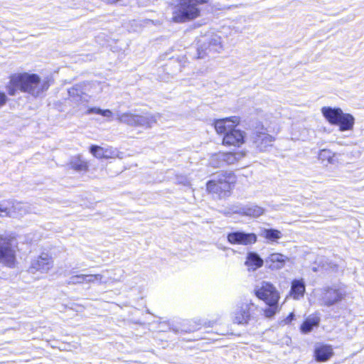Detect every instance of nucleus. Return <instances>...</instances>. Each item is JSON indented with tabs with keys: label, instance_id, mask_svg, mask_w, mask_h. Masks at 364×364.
<instances>
[{
	"label": "nucleus",
	"instance_id": "7c9ffc66",
	"mask_svg": "<svg viewBox=\"0 0 364 364\" xmlns=\"http://www.w3.org/2000/svg\"><path fill=\"white\" fill-rule=\"evenodd\" d=\"M9 216V207L0 203V217Z\"/></svg>",
	"mask_w": 364,
	"mask_h": 364
},
{
	"label": "nucleus",
	"instance_id": "c85d7f7f",
	"mask_svg": "<svg viewBox=\"0 0 364 364\" xmlns=\"http://www.w3.org/2000/svg\"><path fill=\"white\" fill-rule=\"evenodd\" d=\"M281 232L279 230L269 229L264 230V237L272 241H274L281 237Z\"/></svg>",
	"mask_w": 364,
	"mask_h": 364
},
{
	"label": "nucleus",
	"instance_id": "9d476101",
	"mask_svg": "<svg viewBox=\"0 0 364 364\" xmlns=\"http://www.w3.org/2000/svg\"><path fill=\"white\" fill-rule=\"evenodd\" d=\"M346 293L343 290L333 287H326L322 290L320 301L325 306H333L344 299Z\"/></svg>",
	"mask_w": 364,
	"mask_h": 364
},
{
	"label": "nucleus",
	"instance_id": "39448f33",
	"mask_svg": "<svg viewBox=\"0 0 364 364\" xmlns=\"http://www.w3.org/2000/svg\"><path fill=\"white\" fill-rule=\"evenodd\" d=\"M250 140L257 149L259 151H264L267 147L272 146L274 139L267 133L263 125L258 124L252 131Z\"/></svg>",
	"mask_w": 364,
	"mask_h": 364
},
{
	"label": "nucleus",
	"instance_id": "f3484780",
	"mask_svg": "<svg viewBox=\"0 0 364 364\" xmlns=\"http://www.w3.org/2000/svg\"><path fill=\"white\" fill-rule=\"evenodd\" d=\"M333 355V350L331 346L318 343L315 346L314 357L318 362H326Z\"/></svg>",
	"mask_w": 364,
	"mask_h": 364
},
{
	"label": "nucleus",
	"instance_id": "f257e3e1",
	"mask_svg": "<svg viewBox=\"0 0 364 364\" xmlns=\"http://www.w3.org/2000/svg\"><path fill=\"white\" fill-rule=\"evenodd\" d=\"M50 85L48 80H42L38 74L23 72L9 75L6 90L11 96L21 91L36 97L46 91Z\"/></svg>",
	"mask_w": 364,
	"mask_h": 364
},
{
	"label": "nucleus",
	"instance_id": "dca6fc26",
	"mask_svg": "<svg viewBox=\"0 0 364 364\" xmlns=\"http://www.w3.org/2000/svg\"><path fill=\"white\" fill-rule=\"evenodd\" d=\"M244 132L235 128L231 132H227L223 139V144L225 146H240L245 142Z\"/></svg>",
	"mask_w": 364,
	"mask_h": 364
},
{
	"label": "nucleus",
	"instance_id": "b1692460",
	"mask_svg": "<svg viewBox=\"0 0 364 364\" xmlns=\"http://www.w3.org/2000/svg\"><path fill=\"white\" fill-rule=\"evenodd\" d=\"M245 155V151H240L237 152H224L223 156H224L225 164L231 165L243 159Z\"/></svg>",
	"mask_w": 364,
	"mask_h": 364
},
{
	"label": "nucleus",
	"instance_id": "4468645a",
	"mask_svg": "<svg viewBox=\"0 0 364 364\" xmlns=\"http://www.w3.org/2000/svg\"><path fill=\"white\" fill-rule=\"evenodd\" d=\"M228 241L232 245H249L257 241V236L254 233L235 232L228 235Z\"/></svg>",
	"mask_w": 364,
	"mask_h": 364
},
{
	"label": "nucleus",
	"instance_id": "423d86ee",
	"mask_svg": "<svg viewBox=\"0 0 364 364\" xmlns=\"http://www.w3.org/2000/svg\"><path fill=\"white\" fill-rule=\"evenodd\" d=\"M255 309L256 306L251 300L246 299L238 303L232 313V322L237 324H247Z\"/></svg>",
	"mask_w": 364,
	"mask_h": 364
},
{
	"label": "nucleus",
	"instance_id": "1a4fd4ad",
	"mask_svg": "<svg viewBox=\"0 0 364 364\" xmlns=\"http://www.w3.org/2000/svg\"><path fill=\"white\" fill-rule=\"evenodd\" d=\"M119 120L130 127L144 128L150 127L156 122L152 115H120Z\"/></svg>",
	"mask_w": 364,
	"mask_h": 364
},
{
	"label": "nucleus",
	"instance_id": "412c9836",
	"mask_svg": "<svg viewBox=\"0 0 364 364\" xmlns=\"http://www.w3.org/2000/svg\"><path fill=\"white\" fill-rule=\"evenodd\" d=\"M263 259L255 252L247 253L245 265L249 271H255L263 265Z\"/></svg>",
	"mask_w": 364,
	"mask_h": 364
},
{
	"label": "nucleus",
	"instance_id": "7ed1b4c3",
	"mask_svg": "<svg viewBox=\"0 0 364 364\" xmlns=\"http://www.w3.org/2000/svg\"><path fill=\"white\" fill-rule=\"evenodd\" d=\"M18 251V242L14 237L0 236V263L9 267H14Z\"/></svg>",
	"mask_w": 364,
	"mask_h": 364
},
{
	"label": "nucleus",
	"instance_id": "393cba45",
	"mask_svg": "<svg viewBox=\"0 0 364 364\" xmlns=\"http://www.w3.org/2000/svg\"><path fill=\"white\" fill-rule=\"evenodd\" d=\"M318 159L322 163L326 162L327 164H335L337 162L336 154L329 149H322L318 154Z\"/></svg>",
	"mask_w": 364,
	"mask_h": 364
},
{
	"label": "nucleus",
	"instance_id": "4be33fe9",
	"mask_svg": "<svg viewBox=\"0 0 364 364\" xmlns=\"http://www.w3.org/2000/svg\"><path fill=\"white\" fill-rule=\"evenodd\" d=\"M28 212V206L21 202H15L9 207V217L22 216Z\"/></svg>",
	"mask_w": 364,
	"mask_h": 364
},
{
	"label": "nucleus",
	"instance_id": "c756f323",
	"mask_svg": "<svg viewBox=\"0 0 364 364\" xmlns=\"http://www.w3.org/2000/svg\"><path fill=\"white\" fill-rule=\"evenodd\" d=\"M322 114H343L340 108H331L329 107H324L321 109Z\"/></svg>",
	"mask_w": 364,
	"mask_h": 364
},
{
	"label": "nucleus",
	"instance_id": "f03ea898",
	"mask_svg": "<svg viewBox=\"0 0 364 364\" xmlns=\"http://www.w3.org/2000/svg\"><path fill=\"white\" fill-rule=\"evenodd\" d=\"M210 0H178L172 6L171 21L184 23L194 21L201 16L200 5L206 4Z\"/></svg>",
	"mask_w": 364,
	"mask_h": 364
},
{
	"label": "nucleus",
	"instance_id": "0eeeda50",
	"mask_svg": "<svg viewBox=\"0 0 364 364\" xmlns=\"http://www.w3.org/2000/svg\"><path fill=\"white\" fill-rule=\"evenodd\" d=\"M256 296L267 304L278 303L279 294L275 287L268 282L263 281L255 289Z\"/></svg>",
	"mask_w": 364,
	"mask_h": 364
},
{
	"label": "nucleus",
	"instance_id": "cd10ccee",
	"mask_svg": "<svg viewBox=\"0 0 364 364\" xmlns=\"http://www.w3.org/2000/svg\"><path fill=\"white\" fill-rule=\"evenodd\" d=\"M269 306L264 310V316L267 318L272 317L276 313L279 311L278 303L267 304Z\"/></svg>",
	"mask_w": 364,
	"mask_h": 364
},
{
	"label": "nucleus",
	"instance_id": "473e14b6",
	"mask_svg": "<svg viewBox=\"0 0 364 364\" xmlns=\"http://www.w3.org/2000/svg\"><path fill=\"white\" fill-rule=\"evenodd\" d=\"M95 112H96V114H111V112L109 110H108V109L105 110V111H101V110L98 109V110H96Z\"/></svg>",
	"mask_w": 364,
	"mask_h": 364
},
{
	"label": "nucleus",
	"instance_id": "f8f14e48",
	"mask_svg": "<svg viewBox=\"0 0 364 364\" xmlns=\"http://www.w3.org/2000/svg\"><path fill=\"white\" fill-rule=\"evenodd\" d=\"M90 153L97 159H122L123 153L119 151L116 148L112 146H100L92 145L90 147Z\"/></svg>",
	"mask_w": 364,
	"mask_h": 364
},
{
	"label": "nucleus",
	"instance_id": "20e7f679",
	"mask_svg": "<svg viewBox=\"0 0 364 364\" xmlns=\"http://www.w3.org/2000/svg\"><path fill=\"white\" fill-rule=\"evenodd\" d=\"M235 183V176L232 172L221 171L213 176L207 183V190L210 193H219L229 191Z\"/></svg>",
	"mask_w": 364,
	"mask_h": 364
},
{
	"label": "nucleus",
	"instance_id": "ddd939ff",
	"mask_svg": "<svg viewBox=\"0 0 364 364\" xmlns=\"http://www.w3.org/2000/svg\"><path fill=\"white\" fill-rule=\"evenodd\" d=\"M328 121L339 127L341 131L351 130L353 127L355 119L353 115H324Z\"/></svg>",
	"mask_w": 364,
	"mask_h": 364
},
{
	"label": "nucleus",
	"instance_id": "2eb2a0df",
	"mask_svg": "<svg viewBox=\"0 0 364 364\" xmlns=\"http://www.w3.org/2000/svg\"><path fill=\"white\" fill-rule=\"evenodd\" d=\"M240 122L237 116L233 115L215 122V129L218 134H226L227 132L233 130Z\"/></svg>",
	"mask_w": 364,
	"mask_h": 364
},
{
	"label": "nucleus",
	"instance_id": "2f4dec72",
	"mask_svg": "<svg viewBox=\"0 0 364 364\" xmlns=\"http://www.w3.org/2000/svg\"><path fill=\"white\" fill-rule=\"evenodd\" d=\"M7 97L4 92L0 91V107L3 106L7 102Z\"/></svg>",
	"mask_w": 364,
	"mask_h": 364
},
{
	"label": "nucleus",
	"instance_id": "5701e85b",
	"mask_svg": "<svg viewBox=\"0 0 364 364\" xmlns=\"http://www.w3.org/2000/svg\"><path fill=\"white\" fill-rule=\"evenodd\" d=\"M71 168L76 171H87L88 169V164L83 160L80 156H73L69 163Z\"/></svg>",
	"mask_w": 364,
	"mask_h": 364
},
{
	"label": "nucleus",
	"instance_id": "72a5a7b5",
	"mask_svg": "<svg viewBox=\"0 0 364 364\" xmlns=\"http://www.w3.org/2000/svg\"><path fill=\"white\" fill-rule=\"evenodd\" d=\"M293 318H294V314L291 313L289 314V316L287 318V322H290Z\"/></svg>",
	"mask_w": 364,
	"mask_h": 364
},
{
	"label": "nucleus",
	"instance_id": "a211bd4d",
	"mask_svg": "<svg viewBox=\"0 0 364 364\" xmlns=\"http://www.w3.org/2000/svg\"><path fill=\"white\" fill-rule=\"evenodd\" d=\"M264 210L262 207L255 204H248L241 208L232 209L233 213L254 218L262 215L264 213Z\"/></svg>",
	"mask_w": 364,
	"mask_h": 364
},
{
	"label": "nucleus",
	"instance_id": "9b49d317",
	"mask_svg": "<svg viewBox=\"0 0 364 364\" xmlns=\"http://www.w3.org/2000/svg\"><path fill=\"white\" fill-rule=\"evenodd\" d=\"M53 267V261L52 257L48 253L43 252L31 261L29 271L31 273H35L36 272L47 273Z\"/></svg>",
	"mask_w": 364,
	"mask_h": 364
},
{
	"label": "nucleus",
	"instance_id": "bb28decb",
	"mask_svg": "<svg viewBox=\"0 0 364 364\" xmlns=\"http://www.w3.org/2000/svg\"><path fill=\"white\" fill-rule=\"evenodd\" d=\"M221 155H224V152L220 151L212 154L210 158V164L213 167H220L225 165L224 156Z\"/></svg>",
	"mask_w": 364,
	"mask_h": 364
},
{
	"label": "nucleus",
	"instance_id": "6ab92c4d",
	"mask_svg": "<svg viewBox=\"0 0 364 364\" xmlns=\"http://www.w3.org/2000/svg\"><path fill=\"white\" fill-rule=\"evenodd\" d=\"M287 260V257L279 253H273L267 257L266 262L271 269H280L284 267Z\"/></svg>",
	"mask_w": 364,
	"mask_h": 364
},
{
	"label": "nucleus",
	"instance_id": "a878e982",
	"mask_svg": "<svg viewBox=\"0 0 364 364\" xmlns=\"http://www.w3.org/2000/svg\"><path fill=\"white\" fill-rule=\"evenodd\" d=\"M319 321V318L316 316L308 318L301 326V331L304 333H309L314 326L318 325Z\"/></svg>",
	"mask_w": 364,
	"mask_h": 364
},
{
	"label": "nucleus",
	"instance_id": "6e6552de",
	"mask_svg": "<svg viewBox=\"0 0 364 364\" xmlns=\"http://www.w3.org/2000/svg\"><path fill=\"white\" fill-rule=\"evenodd\" d=\"M116 282L118 280L114 279H105L104 275L101 274H80L73 275L69 278L68 284H106L109 282Z\"/></svg>",
	"mask_w": 364,
	"mask_h": 364
},
{
	"label": "nucleus",
	"instance_id": "aec40b11",
	"mask_svg": "<svg viewBox=\"0 0 364 364\" xmlns=\"http://www.w3.org/2000/svg\"><path fill=\"white\" fill-rule=\"evenodd\" d=\"M306 290L305 283L302 279H294L291 282L290 296L298 300L304 296Z\"/></svg>",
	"mask_w": 364,
	"mask_h": 364
}]
</instances>
